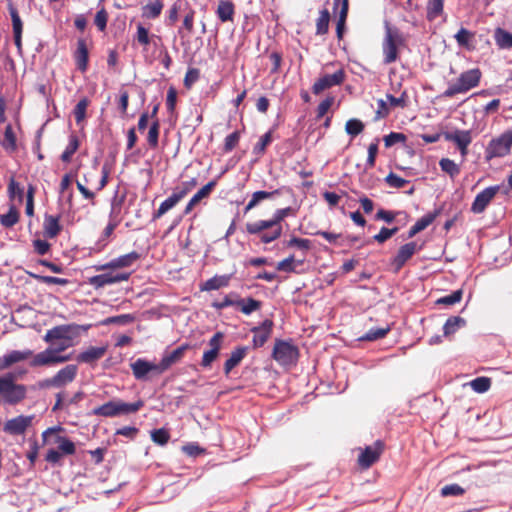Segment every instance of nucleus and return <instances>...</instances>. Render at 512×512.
Listing matches in <instances>:
<instances>
[{
	"label": "nucleus",
	"instance_id": "63",
	"mask_svg": "<svg viewBox=\"0 0 512 512\" xmlns=\"http://www.w3.org/2000/svg\"><path fill=\"white\" fill-rule=\"evenodd\" d=\"M385 182L390 186V187H393V188H403L406 186V184H408V181L400 176H398L397 174L393 173V172H390L386 178H385Z\"/></svg>",
	"mask_w": 512,
	"mask_h": 512
},
{
	"label": "nucleus",
	"instance_id": "57",
	"mask_svg": "<svg viewBox=\"0 0 512 512\" xmlns=\"http://www.w3.org/2000/svg\"><path fill=\"white\" fill-rule=\"evenodd\" d=\"M8 195L10 199L18 198L19 202L23 200V188L15 181L13 177L10 178L8 184Z\"/></svg>",
	"mask_w": 512,
	"mask_h": 512
},
{
	"label": "nucleus",
	"instance_id": "27",
	"mask_svg": "<svg viewBox=\"0 0 512 512\" xmlns=\"http://www.w3.org/2000/svg\"><path fill=\"white\" fill-rule=\"evenodd\" d=\"M232 275H215L214 277L206 280L204 283L200 285L201 291H212L218 290L223 287H227L231 281Z\"/></svg>",
	"mask_w": 512,
	"mask_h": 512
},
{
	"label": "nucleus",
	"instance_id": "43",
	"mask_svg": "<svg viewBox=\"0 0 512 512\" xmlns=\"http://www.w3.org/2000/svg\"><path fill=\"white\" fill-rule=\"evenodd\" d=\"M391 330L390 326L382 327V328H372L365 335L360 337V340L363 341H375L378 339L384 338L389 331Z\"/></svg>",
	"mask_w": 512,
	"mask_h": 512
},
{
	"label": "nucleus",
	"instance_id": "48",
	"mask_svg": "<svg viewBox=\"0 0 512 512\" xmlns=\"http://www.w3.org/2000/svg\"><path fill=\"white\" fill-rule=\"evenodd\" d=\"M365 126L359 119H349L345 124V131L347 134L355 137L363 132Z\"/></svg>",
	"mask_w": 512,
	"mask_h": 512
},
{
	"label": "nucleus",
	"instance_id": "11",
	"mask_svg": "<svg viewBox=\"0 0 512 512\" xmlns=\"http://www.w3.org/2000/svg\"><path fill=\"white\" fill-rule=\"evenodd\" d=\"M108 272L92 276L88 278V284L94 287L96 290L101 289L107 285L128 281L131 273L130 272H116L114 270H107Z\"/></svg>",
	"mask_w": 512,
	"mask_h": 512
},
{
	"label": "nucleus",
	"instance_id": "28",
	"mask_svg": "<svg viewBox=\"0 0 512 512\" xmlns=\"http://www.w3.org/2000/svg\"><path fill=\"white\" fill-rule=\"evenodd\" d=\"M444 137L447 141L455 143L458 148L461 146H469L472 142L471 131L469 130L447 132L444 134Z\"/></svg>",
	"mask_w": 512,
	"mask_h": 512
},
{
	"label": "nucleus",
	"instance_id": "41",
	"mask_svg": "<svg viewBox=\"0 0 512 512\" xmlns=\"http://www.w3.org/2000/svg\"><path fill=\"white\" fill-rule=\"evenodd\" d=\"M464 324L465 320L463 318L459 316L450 317L443 326V333L445 336L454 334Z\"/></svg>",
	"mask_w": 512,
	"mask_h": 512
},
{
	"label": "nucleus",
	"instance_id": "6",
	"mask_svg": "<svg viewBox=\"0 0 512 512\" xmlns=\"http://www.w3.org/2000/svg\"><path fill=\"white\" fill-rule=\"evenodd\" d=\"M0 391L3 401L10 405H16L22 402L27 395V388L24 384H18L15 382V376L12 373H8L4 376H0Z\"/></svg>",
	"mask_w": 512,
	"mask_h": 512
},
{
	"label": "nucleus",
	"instance_id": "31",
	"mask_svg": "<svg viewBox=\"0 0 512 512\" xmlns=\"http://www.w3.org/2000/svg\"><path fill=\"white\" fill-rule=\"evenodd\" d=\"M277 194H279L278 190H274V191H271V192L260 190V191L254 192L252 194V196H251L250 201L248 202V204L244 208V213H248L250 210H252L257 205H259L262 201H264L266 199H270L274 195H277Z\"/></svg>",
	"mask_w": 512,
	"mask_h": 512
},
{
	"label": "nucleus",
	"instance_id": "50",
	"mask_svg": "<svg viewBox=\"0 0 512 512\" xmlns=\"http://www.w3.org/2000/svg\"><path fill=\"white\" fill-rule=\"evenodd\" d=\"M272 131L266 132L261 136L257 144L253 148V153L256 155H262L265 153L267 146L272 142Z\"/></svg>",
	"mask_w": 512,
	"mask_h": 512
},
{
	"label": "nucleus",
	"instance_id": "39",
	"mask_svg": "<svg viewBox=\"0 0 512 512\" xmlns=\"http://www.w3.org/2000/svg\"><path fill=\"white\" fill-rule=\"evenodd\" d=\"M159 134L160 122L158 119H155L150 125L147 134V143L151 149H156L158 147Z\"/></svg>",
	"mask_w": 512,
	"mask_h": 512
},
{
	"label": "nucleus",
	"instance_id": "46",
	"mask_svg": "<svg viewBox=\"0 0 512 512\" xmlns=\"http://www.w3.org/2000/svg\"><path fill=\"white\" fill-rule=\"evenodd\" d=\"M155 37L149 34V30L145 28L141 23L137 25V31L135 40L142 46L146 47L151 43V39Z\"/></svg>",
	"mask_w": 512,
	"mask_h": 512
},
{
	"label": "nucleus",
	"instance_id": "51",
	"mask_svg": "<svg viewBox=\"0 0 512 512\" xmlns=\"http://www.w3.org/2000/svg\"><path fill=\"white\" fill-rule=\"evenodd\" d=\"M57 443L59 444L58 449L61 454L73 455L76 451L75 444L66 437L58 436Z\"/></svg>",
	"mask_w": 512,
	"mask_h": 512
},
{
	"label": "nucleus",
	"instance_id": "34",
	"mask_svg": "<svg viewBox=\"0 0 512 512\" xmlns=\"http://www.w3.org/2000/svg\"><path fill=\"white\" fill-rule=\"evenodd\" d=\"M164 4L162 0H156L143 6L142 16L147 19H156L160 16Z\"/></svg>",
	"mask_w": 512,
	"mask_h": 512
},
{
	"label": "nucleus",
	"instance_id": "53",
	"mask_svg": "<svg viewBox=\"0 0 512 512\" xmlns=\"http://www.w3.org/2000/svg\"><path fill=\"white\" fill-rule=\"evenodd\" d=\"M89 105V100L87 98L81 99L75 106L73 110V114L76 122L79 124L86 117V110Z\"/></svg>",
	"mask_w": 512,
	"mask_h": 512
},
{
	"label": "nucleus",
	"instance_id": "61",
	"mask_svg": "<svg viewBox=\"0 0 512 512\" xmlns=\"http://www.w3.org/2000/svg\"><path fill=\"white\" fill-rule=\"evenodd\" d=\"M288 247H296L304 252H307L311 248V241L306 238L292 237L287 242Z\"/></svg>",
	"mask_w": 512,
	"mask_h": 512
},
{
	"label": "nucleus",
	"instance_id": "19",
	"mask_svg": "<svg viewBox=\"0 0 512 512\" xmlns=\"http://www.w3.org/2000/svg\"><path fill=\"white\" fill-rule=\"evenodd\" d=\"M33 351L30 349H26L23 351L20 350H12L9 353L0 357V371L5 370L11 367L15 363H19L25 361L29 358L33 359Z\"/></svg>",
	"mask_w": 512,
	"mask_h": 512
},
{
	"label": "nucleus",
	"instance_id": "47",
	"mask_svg": "<svg viewBox=\"0 0 512 512\" xmlns=\"http://www.w3.org/2000/svg\"><path fill=\"white\" fill-rule=\"evenodd\" d=\"M386 99L389 102V107H400L402 109L408 106L409 97L406 91H403L399 97H394L391 94H386Z\"/></svg>",
	"mask_w": 512,
	"mask_h": 512
},
{
	"label": "nucleus",
	"instance_id": "24",
	"mask_svg": "<svg viewBox=\"0 0 512 512\" xmlns=\"http://www.w3.org/2000/svg\"><path fill=\"white\" fill-rule=\"evenodd\" d=\"M248 352V347L239 346L236 347L230 354V357L224 363V373L226 376L234 369L236 366L240 364V362L245 358Z\"/></svg>",
	"mask_w": 512,
	"mask_h": 512
},
{
	"label": "nucleus",
	"instance_id": "23",
	"mask_svg": "<svg viewBox=\"0 0 512 512\" xmlns=\"http://www.w3.org/2000/svg\"><path fill=\"white\" fill-rule=\"evenodd\" d=\"M107 352V346L94 347L91 346L85 351L78 354L76 360L80 363L92 364L101 359Z\"/></svg>",
	"mask_w": 512,
	"mask_h": 512
},
{
	"label": "nucleus",
	"instance_id": "13",
	"mask_svg": "<svg viewBox=\"0 0 512 512\" xmlns=\"http://www.w3.org/2000/svg\"><path fill=\"white\" fill-rule=\"evenodd\" d=\"M345 78L346 73L344 69L339 68L333 74H325L318 78L312 86V92L318 95L326 89L341 85L345 81Z\"/></svg>",
	"mask_w": 512,
	"mask_h": 512
},
{
	"label": "nucleus",
	"instance_id": "25",
	"mask_svg": "<svg viewBox=\"0 0 512 512\" xmlns=\"http://www.w3.org/2000/svg\"><path fill=\"white\" fill-rule=\"evenodd\" d=\"M459 47L465 48L468 51H473L475 45V32L461 27L454 36Z\"/></svg>",
	"mask_w": 512,
	"mask_h": 512
},
{
	"label": "nucleus",
	"instance_id": "26",
	"mask_svg": "<svg viewBox=\"0 0 512 512\" xmlns=\"http://www.w3.org/2000/svg\"><path fill=\"white\" fill-rule=\"evenodd\" d=\"M218 19L225 22H233L235 15V5L230 0H220L216 9Z\"/></svg>",
	"mask_w": 512,
	"mask_h": 512
},
{
	"label": "nucleus",
	"instance_id": "58",
	"mask_svg": "<svg viewBox=\"0 0 512 512\" xmlns=\"http://www.w3.org/2000/svg\"><path fill=\"white\" fill-rule=\"evenodd\" d=\"M239 140H240V132L239 131H235V132L229 134L228 136H226V138L224 140V145H223V152L224 153L231 152L234 148H236V146L239 143Z\"/></svg>",
	"mask_w": 512,
	"mask_h": 512
},
{
	"label": "nucleus",
	"instance_id": "54",
	"mask_svg": "<svg viewBox=\"0 0 512 512\" xmlns=\"http://www.w3.org/2000/svg\"><path fill=\"white\" fill-rule=\"evenodd\" d=\"M151 439L154 443L163 446L168 443L170 434L164 428L155 429L151 432Z\"/></svg>",
	"mask_w": 512,
	"mask_h": 512
},
{
	"label": "nucleus",
	"instance_id": "7",
	"mask_svg": "<svg viewBox=\"0 0 512 512\" xmlns=\"http://www.w3.org/2000/svg\"><path fill=\"white\" fill-rule=\"evenodd\" d=\"M78 375V366L68 364L58 370L53 376L45 378L38 382L40 389H64L75 381Z\"/></svg>",
	"mask_w": 512,
	"mask_h": 512
},
{
	"label": "nucleus",
	"instance_id": "36",
	"mask_svg": "<svg viewBox=\"0 0 512 512\" xmlns=\"http://www.w3.org/2000/svg\"><path fill=\"white\" fill-rule=\"evenodd\" d=\"M330 23V12L328 9H323L316 19V35H325L328 33Z\"/></svg>",
	"mask_w": 512,
	"mask_h": 512
},
{
	"label": "nucleus",
	"instance_id": "12",
	"mask_svg": "<svg viewBox=\"0 0 512 512\" xmlns=\"http://www.w3.org/2000/svg\"><path fill=\"white\" fill-rule=\"evenodd\" d=\"M140 257L141 255L138 252L132 251L130 253L114 258L107 263L94 265L93 269L95 271L105 272L106 270L115 271L118 269L128 268L134 265L140 259Z\"/></svg>",
	"mask_w": 512,
	"mask_h": 512
},
{
	"label": "nucleus",
	"instance_id": "44",
	"mask_svg": "<svg viewBox=\"0 0 512 512\" xmlns=\"http://www.w3.org/2000/svg\"><path fill=\"white\" fill-rule=\"evenodd\" d=\"M78 148H79L78 137L76 135H71L69 138V144L61 155V160L66 163L70 162L73 154L78 150Z\"/></svg>",
	"mask_w": 512,
	"mask_h": 512
},
{
	"label": "nucleus",
	"instance_id": "55",
	"mask_svg": "<svg viewBox=\"0 0 512 512\" xmlns=\"http://www.w3.org/2000/svg\"><path fill=\"white\" fill-rule=\"evenodd\" d=\"M463 292L461 289L453 291L450 295L439 298L436 303L451 306L461 301Z\"/></svg>",
	"mask_w": 512,
	"mask_h": 512
},
{
	"label": "nucleus",
	"instance_id": "49",
	"mask_svg": "<svg viewBox=\"0 0 512 512\" xmlns=\"http://www.w3.org/2000/svg\"><path fill=\"white\" fill-rule=\"evenodd\" d=\"M470 386L477 393H484L491 387V379L488 377H477L470 382Z\"/></svg>",
	"mask_w": 512,
	"mask_h": 512
},
{
	"label": "nucleus",
	"instance_id": "16",
	"mask_svg": "<svg viewBox=\"0 0 512 512\" xmlns=\"http://www.w3.org/2000/svg\"><path fill=\"white\" fill-rule=\"evenodd\" d=\"M500 187L498 185L490 186L485 188L483 191L478 193L471 205V211L475 214H480L485 211L487 206L491 203L493 198L499 192Z\"/></svg>",
	"mask_w": 512,
	"mask_h": 512
},
{
	"label": "nucleus",
	"instance_id": "40",
	"mask_svg": "<svg viewBox=\"0 0 512 512\" xmlns=\"http://www.w3.org/2000/svg\"><path fill=\"white\" fill-rule=\"evenodd\" d=\"M8 11L12 20L13 34H22L23 22L19 16L17 8L11 1L8 3Z\"/></svg>",
	"mask_w": 512,
	"mask_h": 512
},
{
	"label": "nucleus",
	"instance_id": "29",
	"mask_svg": "<svg viewBox=\"0 0 512 512\" xmlns=\"http://www.w3.org/2000/svg\"><path fill=\"white\" fill-rule=\"evenodd\" d=\"M60 217L59 216H53V215H45L44 217V223H43V230L44 235L48 238H55L60 231L62 230V227L59 223Z\"/></svg>",
	"mask_w": 512,
	"mask_h": 512
},
{
	"label": "nucleus",
	"instance_id": "56",
	"mask_svg": "<svg viewBox=\"0 0 512 512\" xmlns=\"http://www.w3.org/2000/svg\"><path fill=\"white\" fill-rule=\"evenodd\" d=\"M334 13H338L339 19H346L349 10V0H333Z\"/></svg>",
	"mask_w": 512,
	"mask_h": 512
},
{
	"label": "nucleus",
	"instance_id": "22",
	"mask_svg": "<svg viewBox=\"0 0 512 512\" xmlns=\"http://www.w3.org/2000/svg\"><path fill=\"white\" fill-rule=\"evenodd\" d=\"M73 58L77 69L86 72L89 63V50L85 39L79 38L77 40V48L73 53Z\"/></svg>",
	"mask_w": 512,
	"mask_h": 512
},
{
	"label": "nucleus",
	"instance_id": "30",
	"mask_svg": "<svg viewBox=\"0 0 512 512\" xmlns=\"http://www.w3.org/2000/svg\"><path fill=\"white\" fill-rule=\"evenodd\" d=\"M236 303V307L245 315H250L262 307V302L252 297L239 298L236 300Z\"/></svg>",
	"mask_w": 512,
	"mask_h": 512
},
{
	"label": "nucleus",
	"instance_id": "9",
	"mask_svg": "<svg viewBox=\"0 0 512 512\" xmlns=\"http://www.w3.org/2000/svg\"><path fill=\"white\" fill-rule=\"evenodd\" d=\"M512 147V130L492 139L485 150V157L491 160L495 157H504L510 153Z\"/></svg>",
	"mask_w": 512,
	"mask_h": 512
},
{
	"label": "nucleus",
	"instance_id": "60",
	"mask_svg": "<svg viewBox=\"0 0 512 512\" xmlns=\"http://www.w3.org/2000/svg\"><path fill=\"white\" fill-rule=\"evenodd\" d=\"M335 98L333 96H328L324 100H322L317 109H316V118L320 119L325 116L331 106L334 104Z\"/></svg>",
	"mask_w": 512,
	"mask_h": 512
},
{
	"label": "nucleus",
	"instance_id": "5",
	"mask_svg": "<svg viewBox=\"0 0 512 512\" xmlns=\"http://www.w3.org/2000/svg\"><path fill=\"white\" fill-rule=\"evenodd\" d=\"M144 406L142 400H138L134 403H126L122 400H111L98 407H95L91 414L94 416L101 417H117L120 415H128L136 413Z\"/></svg>",
	"mask_w": 512,
	"mask_h": 512
},
{
	"label": "nucleus",
	"instance_id": "59",
	"mask_svg": "<svg viewBox=\"0 0 512 512\" xmlns=\"http://www.w3.org/2000/svg\"><path fill=\"white\" fill-rule=\"evenodd\" d=\"M383 140H384L385 147L389 148L397 143H405L407 140V137L403 133L391 132L390 134L386 135Z\"/></svg>",
	"mask_w": 512,
	"mask_h": 512
},
{
	"label": "nucleus",
	"instance_id": "64",
	"mask_svg": "<svg viewBox=\"0 0 512 512\" xmlns=\"http://www.w3.org/2000/svg\"><path fill=\"white\" fill-rule=\"evenodd\" d=\"M464 492H465V490L458 484L445 485L441 489V495L443 497L459 496V495L464 494Z\"/></svg>",
	"mask_w": 512,
	"mask_h": 512
},
{
	"label": "nucleus",
	"instance_id": "8",
	"mask_svg": "<svg viewBox=\"0 0 512 512\" xmlns=\"http://www.w3.org/2000/svg\"><path fill=\"white\" fill-rule=\"evenodd\" d=\"M272 358L281 366H292L298 361L299 349L292 340L276 339Z\"/></svg>",
	"mask_w": 512,
	"mask_h": 512
},
{
	"label": "nucleus",
	"instance_id": "38",
	"mask_svg": "<svg viewBox=\"0 0 512 512\" xmlns=\"http://www.w3.org/2000/svg\"><path fill=\"white\" fill-rule=\"evenodd\" d=\"M494 38L500 48H512V34L502 28L495 30Z\"/></svg>",
	"mask_w": 512,
	"mask_h": 512
},
{
	"label": "nucleus",
	"instance_id": "21",
	"mask_svg": "<svg viewBox=\"0 0 512 512\" xmlns=\"http://www.w3.org/2000/svg\"><path fill=\"white\" fill-rule=\"evenodd\" d=\"M216 185L217 180L214 179L209 181L206 185L199 189L186 204L183 210V214L189 215L202 199L207 198L211 194L212 190L215 188Z\"/></svg>",
	"mask_w": 512,
	"mask_h": 512
},
{
	"label": "nucleus",
	"instance_id": "2",
	"mask_svg": "<svg viewBox=\"0 0 512 512\" xmlns=\"http://www.w3.org/2000/svg\"><path fill=\"white\" fill-rule=\"evenodd\" d=\"M71 346V338L61 340L56 346L46 348L33 356L30 361V366L33 368L53 366L56 364H62L71 360V355H62L67 348Z\"/></svg>",
	"mask_w": 512,
	"mask_h": 512
},
{
	"label": "nucleus",
	"instance_id": "35",
	"mask_svg": "<svg viewBox=\"0 0 512 512\" xmlns=\"http://www.w3.org/2000/svg\"><path fill=\"white\" fill-rule=\"evenodd\" d=\"M1 144L7 152L16 151L17 139L11 124L6 125L5 127L4 140L1 142Z\"/></svg>",
	"mask_w": 512,
	"mask_h": 512
},
{
	"label": "nucleus",
	"instance_id": "14",
	"mask_svg": "<svg viewBox=\"0 0 512 512\" xmlns=\"http://www.w3.org/2000/svg\"><path fill=\"white\" fill-rule=\"evenodd\" d=\"M384 450V443L377 440L372 446H367L363 449L358 456V465L363 469L370 468L376 463Z\"/></svg>",
	"mask_w": 512,
	"mask_h": 512
},
{
	"label": "nucleus",
	"instance_id": "32",
	"mask_svg": "<svg viewBox=\"0 0 512 512\" xmlns=\"http://www.w3.org/2000/svg\"><path fill=\"white\" fill-rule=\"evenodd\" d=\"M69 332V327L65 325L56 326L52 329L48 330L43 337V340L46 343H52L54 340H64L69 338L67 333Z\"/></svg>",
	"mask_w": 512,
	"mask_h": 512
},
{
	"label": "nucleus",
	"instance_id": "1",
	"mask_svg": "<svg viewBox=\"0 0 512 512\" xmlns=\"http://www.w3.org/2000/svg\"><path fill=\"white\" fill-rule=\"evenodd\" d=\"M296 210L292 207L277 209L269 220H257L245 224V231L249 235L257 236L261 243L269 244L282 235V221L288 216H294Z\"/></svg>",
	"mask_w": 512,
	"mask_h": 512
},
{
	"label": "nucleus",
	"instance_id": "3",
	"mask_svg": "<svg viewBox=\"0 0 512 512\" xmlns=\"http://www.w3.org/2000/svg\"><path fill=\"white\" fill-rule=\"evenodd\" d=\"M482 72L479 68L463 71L454 81L450 82L443 92V97L452 98L458 94H465L479 86Z\"/></svg>",
	"mask_w": 512,
	"mask_h": 512
},
{
	"label": "nucleus",
	"instance_id": "45",
	"mask_svg": "<svg viewBox=\"0 0 512 512\" xmlns=\"http://www.w3.org/2000/svg\"><path fill=\"white\" fill-rule=\"evenodd\" d=\"M439 165L441 170L447 173L451 178H454L460 173L459 166L449 158H442Z\"/></svg>",
	"mask_w": 512,
	"mask_h": 512
},
{
	"label": "nucleus",
	"instance_id": "18",
	"mask_svg": "<svg viewBox=\"0 0 512 512\" xmlns=\"http://www.w3.org/2000/svg\"><path fill=\"white\" fill-rule=\"evenodd\" d=\"M272 328L273 321L265 319L260 326L251 329L253 333L252 344L254 349L262 347L268 341L272 333Z\"/></svg>",
	"mask_w": 512,
	"mask_h": 512
},
{
	"label": "nucleus",
	"instance_id": "33",
	"mask_svg": "<svg viewBox=\"0 0 512 512\" xmlns=\"http://www.w3.org/2000/svg\"><path fill=\"white\" fill-rule=\"evenodd\" d=\"M445 0H427L426 17L429 21H433L442 15Z\"/></svg>",
	"mask_w": 512,
	"mask_h": 512
},
{
	"label": "nucleus",
	"instance_id": "42",
	"mask_svg": "<svg viewBox=\"0 0 512 512\" xmlns=\"http://www.w3.org/2000/svg\"><path fill=\"white\" fill-rule=\"evenodd\" d=\"M179 202L170 195L167 199H165L159 206V208L154 211L152 218L153 220L161 218L163 215H165L169 210L174 208Z\"/></svg>",
	"mask_w": 512,
	"mask_h": 512
},
{
	"label": "nucleus",
	"instance_id": "10",
	"mask_svg": "<svg viewBox=\"0 0 512 512\" xmlns=\"http://www.w3.org/2000/svg\"><path fill=\"white\" fill-rule=\"evenodd\" d=\"M422 246L418 245L415 241L405 243L400 246L396 255L391 258L390 266L394 273H398L405 264L414 256L415 253L420 251Z\"/></svg>",
	"mask_w": 512,
	"mask_h": 512
},
{
	"label": "nucleus",
	"instance_id": "17",
	"mask_svg": "<svg viewBox=\"0 0 512 512\" xmlns=\"http://www.w3.org/2000/svg\"><path fill=\"white\" fill-rule=\"evenodd\" d=\"M189 349H191L190 344L184 343L181 346L177 347L175 350L166 353L159 362L160 372L164 373L171 366L179 363L183 359L186 351H188Z\"/></svg>",
	"mask_w": 512,
	"mask_h": 512
},
{
	"label": "nucleus",
	"instance_id": "37",
	"mask_svg": "<svg viewBox=\"0 0 512 512\" xmlns=\"http://www.w3.org/2000/svg\"><path fill=\"white\" fill-rule=\"evenodd\" d=\"M20 214L15 206H11L6 214L0 215V224L5 228H11L18 223Z\"/></svg>",
	"mask_w": 512,
	"mask_h": 512
},
{
	"label": "nucleus",
	"instance_id": "4",
	"mask_svg": "<svg viewBox=\"0 0 512 512\" xmlns=\"http://www.w3.org/2000/svg\"><path fill=\"white\" fill-rule=\"evenodd\" d=\"M404 45L405 38L399 29L387 24L382 41L383 63L388 65L396 62L399 59L400 48Z\"/></svg>",
	"mask_w": 512,
	"mask_h": 512
},
{
	"label": "nucleus",
	"instance_id": "62",
	"mask_svg": "<svg viewBox=\"0 0 512 512\" xmlns=\"http://www.w3.org/2000/svg\"><path fill=\"white\" fill-rule=\"evenodd\" d=\"M398 232V227H394V228H386V227H382L379 231L378 234L374 235L373 239L382 244L384 243L385 241H387L388 239H390L392 236H394L396 233Z\"/></svg>",
	"mask_w": 512,
	"mask_h": 512
},
{
	"label": "nucleus",
	"instance_id": "20",
	"mask_svg": "<svg viewBox=\"0 0 512 512\" xmlns=\"http://www.w3.org/2000/svg\"><path fill=\"white\" fill-rule=\"evenodd\" d=\"M131 370L133 372L134 377L137 380H143L146 378L147 374L150 372H156L158 374H162L160 372L159 363L154 364L148 362L145 359L139 358L130 365Z\"/></svg>",
	"mask_w": 512,
	"mask_h": 512
},
{
	"label": "nucleus",
	"instance_id": "52",
	"mask_svg": "<svg viewBox=\"0 0 512 512\" xmlns=\"http://www.w3.org/2000/svg\"><path fill=\"white\" fill-rule=\"evenodd\" d=\"M439 214H440L439 210H435L434 212L427 213L426 215H424L423 217L418 219L414 225L417 227L419 232H421L424 229H426L430 224H432Z\"/></svg>",
	"mask_w": 512,
	"mask_h": 512
},
{
	"label": "nucleus",
	"instance_id": "15",
	"mask_svg": "<svg viewBox=\"0 0 512 512\" xmlns=\"http://www.w3.org/2000/svg\"><path fill=\"white\" fill-rule=\"evenodd\" d=\"M34 415H19L5 422L3 430L10 435H22L32 425Z\"/></svg>",
	"mask_w": 512,
	"mask_h": 512
}]
</instances>
